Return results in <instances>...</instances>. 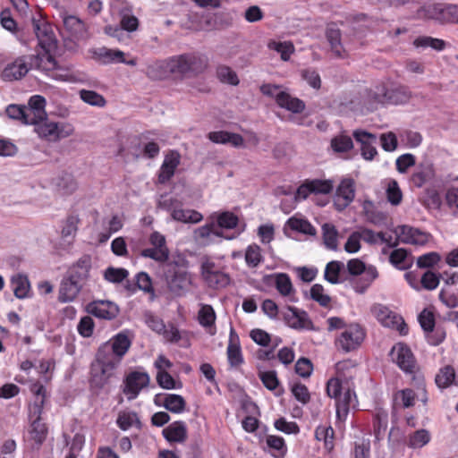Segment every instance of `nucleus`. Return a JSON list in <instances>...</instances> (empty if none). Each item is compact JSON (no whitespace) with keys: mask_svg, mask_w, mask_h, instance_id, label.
<instances>
[{"mask_svg":"<svg viewBox=\"0 0 458 458\" xmlns=\"http://www.w3.org/2000/svg\"><path fill=\"white\" fill-rule=\"evenodd\" d=\"M107 349L108 345H102L91 363L90 380L98 387H102L108 382L118 365V360L107 352Z\"/></svg>","mask_w":458,"mask_h":458,"instance_id":"f257e3e1","label":"nucleus"},{"mask_svg":"<svg viewBox=\"0 0 458 458\" xmlns=\"http://www.w3.org/2000/svg\"><path fill=\"white\" fill-rule=\"evenodd\" d=\"M30 390L36 396V400L31 411V412L36 415V419L31 422L30 426L29 435L30 438L36 444L41 445L45 441L47 435V428L40 419V414L42 412L45 401L46 389L42 385L34 384L31 386Z\"/></svg>","mask_w":458,"mask_h":458,"instance_id":"f03ea898","label":"nucleus"},{"mask_svg":"<svg viewBox=\"0 0 458 458\" xmlns=\"http://www.w3.org/2000/svg\"><path fill=\"white\" fill-rule=\"evenodd\" d=\"M33 131L41 140L55 143L72 135L74 128L69 123L54 122L47 116L34 126Z\"/></svg>","mask_w":458,"mask_h":458,"instance_id":"7ed1b4c3","label":"nucleus"},{"mask_svg":"<svg viewBox=\"0 0 458 458\" xmlns=\"http://www.w3.org/2000/svg\"><path fill=\"white\" fill-rule=\"evenodd\" d=\"M260 91L263 95L274 98L278 106L293 114L301 113L305 109V103L301 99L291 95L281 85L263 84L260 86Z\"/></svg>","mask_w":458,"mask_h":458,"instance_id":"20e7f679","label":"nucleus"},{"mask_svg":"<svg viewBox=\"0 0 458 458\" xmlns=\"http://www.w3.org/2000/svg\"><path fill=\"white\" fill-rule=\"evenodd\" d=\"M157 208L170 212L171 217L174 221L184 224H198L203 219L201 213L193 209L182 208V202L169 195H162L160 197Z\"/></svg>","mask_w":458,"mask_h":458,"instance_id":"39448f33","label":"nucleus"},{"mask_svg":"<svg viewBox=\"0 0 458 458\" xmlns=\"http://www.w3.org/2000/svg\"><path fill=\"white\" fill-rule=\"evenodd\" d=\"M327 394L335 399L336 415L339 419L345 418L351 405L354 406L355 394L345 387L339 378H331L327 385Z\"/></svg>","mask_w":458,"mask_h":458,"instance_id":"423d86ee","label":"nucleus"},{"mask_svg":"<svg viewBox=\"0 0 458 458\" xmlns=\"http://www.w3.org/2000/svg\"><path fill=\"white\" fill-rule=\"evenodd\" d=\"M370 311L382 326L396 329L402 335L408 333L407 325L403 318L390 310L386 306L376 303L371 306Z\"/></svg>","mask_w":458,"mask_h":458,"instance_id":"0eeeda50","label":"nucleus"},{"mask_svg":"<svg viewBox=\"0 0 458 458\" xmlns=\"http://www.w3.org/2000/svg\"><path fill=\"white\" fill-rule=\"evenodd\" d=\"M148 243L150 247L141 250V257L151 259L158 263H165L169 259L170 250L165 235L155 231L150 233Z\"/></svg>","mask_w":458,"mask_h":458,"instance_id":"6e6552de","label":"nucleus"},{"mask_svg":"<svg viewBox=\"0 0 458 458\" xmlns=\"http://www.w3.org/2000/svg\"><path fill=\"white\" fill-rule=\"evenodd\" d=\"M365 338L363 328L358 324L347 326L335 339V346L344 352H350L357 349Z\"/></svg>","mask_w":458,"mask_h":458,"instance_id":"1a4fd4ad","label":"nucleus"},{"mask_svg":"<svg viewBox=\"0 0 458 458\" xmlns=\"http://www.w3.org/2000/svg\"><path fill=\"white\" fill-rule=\"evenodd\" d=\"M201 277L207 285L213 289L225 288L230 284V276L214 261L207 259L201 263Z\"/></svg>","mask_w":458,"mask_h":458,"instance_id":"9d476101","label":"nucleus"},{"mask_svg":"<svg viewBox=\"0 0 458 458\" xmlns=\"http://www.w3.org/2000/svg\"><path fill=\"white\" fill-rule=\"evenodd\" d=\"M60 17L64 25V34L67 38L74 42L89 38V28L79 17L67 13H61Z\"/></svg>","mask_w":458,"mask_h":458,"instance_id":"9b49d317","label":"nucleus"},{"mask_svg":"<svg viewBox=\"0 0 458 458\" xmlns=\"http://www.w3.org/2000/svg\"><path fill=\"white\" fill-rule=\"evenodd\" d=\"M33 55H21L8 63L2 71V79L6 81L22 79L33 67Z\"/></svg>","mask_w":458,"mask_h":458,"instance_id":"f8f14e48","label":"nucleus"},{"mask_svg":"<svg viewBox=\"0 0 458 458\" xmlns=\"http://www.w3.org/2000/svg\"><path fill=\"white\" fill-rule=\"evenodd\" d=\"M391 358L405 373L413 374L416 370V361L410 348L403 344H396L391 350Z\"/></svg>","mask_w":458,"mask_h":458,"instance_id":"ddd939ff","label":"nucleus"},{"mask_svg":"<svg viewBox=\"0 0 458 458\" xmlns=\"http://www.w3.org/2000/svg\"><path fill=\"white\" fill-rule=\"evenodd\" d=\"M419 322L421 328L426 333L428 344L431 345H437L443 342L445 337V334L439 329H437L434 332L435 318L432 311L427 309L423 310L419 315Z\"/></svg>","mask_w":458,"mask_h":458,"instance_id":"4468645a","label":"nucleus"},{"mask_svg":"<svg viewBox=\"0 0 458 458\" xmlns=\"http://www.w3.org/2000/svg\"><path fill=\"white\" fill-rule=\"evenodd\" d=\"M355 198V182L351 178H344L336 188L334 205L339 211L346 208Z\"/></svg>","mask_w":458,"mask_h":458,"instance_id":"2eb2a0df","label":"nucleus"},{"mask_svg":"<svg viewBox=\"0 0 458 458\" xmlns=\"http://www.w3.org/2000/svg\"><path fill=\"white\" fill-rule=\"evenodd\" d=\"M166 282L172 293L182 295L191 285L192 278L187 270L175 268L170 276H166Z\"/></svg>","mask_w":458,"mask_h":458,"instance_id":"dca6fc26","label":"nucleus"},{"mask_svg":"<svg viewBox=\"0 0 458 458\" xmlns=\"http://www.w3.org/2000/svg\"><path fill=\"white\" fill-rule=\"evenodd\" d=\"M395 233L401 242L412 245H425L430 237L426 232L410 225L398 226Z\"/></svg>","mask_w":458,"mask_h":458,"instance_id":"f3484780","label":"nucleus"},{"mask_svg":"<svg viewBox=\"0 0 458 458\" xmlns=\"http://www.w3.org/2000/svg\"><path fill=\"white\" fill-rule=\"evenodd\" d=\"M355 140L360 144V153L365 160L371 161L377 155L376 148L377 137L363 130H356L353 131Z\"/></svg>","mask_w":458,"mask_h":458,"instance_id":"a211bd4d","label":"nucleus"},{"mask_svg":"<svg viewBox=\"0 0 458 458\" xmlns=\"http://www.w3.org/2000/svg\"><path fill=\"white\" fill-rule=\"evenodd\" d=\"M284 318L286 324L297 330H312L313 324L308 314L293 307H288L284 312Z\"/></svg>","mask_w":458,"mask_h":458,"instance_id":"6ab92c4d","label":"nucleus"},{"mask_svg":"<svg viewBox=\"0 0 458 458\" xmlns=\"http://www.w3.org/2000/svg\"><path fill=\"white\" fill-rule=\"evenodd\" d=\"M370 98L375 104H398L409 98L408 95L400 89L387 90L385 86H377Z\"/></svg>","mask_w":458,"mask_h":458,"instance_id":"aec40b11","label":"nucleus"},{"mask_svg":"<svg viewBox=\"0 0 458 458\" xmlns=\"http://www.w3.org/2000/svg\"><path fill=\"white\" fill-rule=\"evenodd\" d=\"M90 268L91 259L85 255L69 268L66 276L83 286L89 278Z\"/></svg>","mask_w":458,"mask_h":458,"instance_id":"412c9836","label":"nucleus"},{"mask_svg":"<svg viewBox=\"0 0 458 458\" xmlns=\"http://www.w3.org/2000/svg\"><path fill=\"white\" fill-rule=\"evenodd\" d=\"M149 376L146 372L134 371L128 375L124 393L130 400L137 397L140 390L149 383Z\"/></svg>","mask_w":458,"mask_h":458,"instance_id":"4be33fe9","label":"nucleus"},{"mask_svg":"<svg viewBox=\"0 0 458 458\" xmlns=\"http://www.w3.org/2000/svg\"><path fill=\"white\" fill-rule=\"evenodd\" d=\"M131 344V341L129 338L126 332H120L115 335L113 338L110 339L109 342L106 343L104 345H108L107 352L114 355V357L118 360V363L121 359L128 352L130 346Z\"/></svg>","mask_w":458,"mask_h":458,"instance_id":"5701e85b","label":"nucleus"},{"mask_svg":"<svg viewBox=\"0 0 458 458\" xmlns=\"http://www.w3.org/2000/svg\"><path fill=\"white\" fill-rule=\"evenodd\" d=\"M88 311L103 319H113L119 312L117 305L109 301H94L88 305Z\"/></svg>","mask_w":458,"mask_h":458,"instance_id":"b1692460","label":"nucleus"},{"mask_svg":"<svg viewBox=\"0 0 458 458\" xmlns=\"http://www.w3.org/2000/svg\"><path fill=\"white\" fill-rule=\"evenodd\" d=\"M172 74L184 75L196 71L197 58L193 55H182L168 58Z\"/></svg>","mask_w":458,"mask_h":458,"instance_id":"393cba45","label":"nucleus"},{"mask_svg":"<svg viewBox=\"0 0 458 458\" xmlns=\"http://www.w3.org/2000/svg\"><path fill=\"white\" fill-rule=\"evenodd\" d=\"M155 403L176 414L183 412L186 406L184 398L175 394H157L155 397Z\"/></svg>","mask_w":458,"mask_h":458,"instance_id":"a878e982","label":"nucleus"},{"mask_svg":"<svg viewBox=\"0 0 458 458\" xmlns=\"http://www.w3.org/2000/svg\"><path fill=\"white\" fill-rule=\"evenodd\" d=\"M83 288L79 283L71 279L69 276H64L60 284L58 292V301L60 302H71L74 301L81 289Z\"/></svg>","mask_w":458,"mask_h":458,"instance_id":"bb28decb","label":"nucleus"},{"mask_svg":"<svg viewBox=\"0 0 458 458\" xmlns=\"http://www.w3.org/2000/svg\"><path fill=\"white\" fill-rule=\"evenodd\" d=\"M92 58L103 64L125 63L124 53L117 49L99 47L91 51Z\"/></svg>","mask_w":458,"mask_h":458,"instance_id":"cd10ccee","label":"nucleus"},{"mask_svg":"<svg viewBox=\"0 0 458 458\" xmlns=\"http://www.w3.org/2000/svg\"><path fill=\"white\" fill-rule=\"evenodd\" d=\"M180 164V155L172 151L165 157L163 164L160 167L158 181L160 183H165L174 174L175 169Z\"/></svg>","mask_w":458,"mask_h":458,"instance_id":"c85d7f7f","label":"nucleus"},{"mask_svg":"<svg viewBox=\"0 0 458 458\" xmlns=\"http://www.w3.org/2000/svg\"><path fill=\"white\" fill-rule=\"evenodd\" d=\"M208 138L216 144H231L235 148L244 146V140L242 136L238 133L225 131H211L208 134Z\"/></svg>","mask_w":458,"mask_h":458,"instance_id":"c756f323","label":"nucleus"},{"mask_svg":"<svg viewBox=\"0 0 458 458\" xmlns=\"http://www.w3.org/2000/svg\"><path fill=\"white\" fill-rule=\"evenodd\" d=\"M163 436L168 442L182 443L187 438V426L183 421H174L163 429Z\"/></svg>","mask_w":458,"mask_h":458,"instance_id":"7c9ffc66","label":"nucleus"},{"mask_svg":"<svg viewBox=\"0 0 458 458\" xmlns=\"http://www.w3.org/2000/svg\"><path fill=\"white\" fill-rule=\"evenodd\" d=\"M49 39H51L49 38ZM43 48H46V46H42ZM55 47V43L50 40L47 43V50L43 53H40L37 55H33V66L35 65L38 69L45 71V72H52L55 70L56 62L55 58L49 54V50Z\"/></svg>","mask_w":458,"mask_h":458,"instance_id":"2f4dec72","label":"nucleus"},{"mask_svg":"<svg viewBox=\"0 0 458 458\" xmlns=\"http://www.w3.org/2000/svg\"><path fill=\"white\" fill-rule=\"evenodd\" d=\"M145 73L149 79L155 81L168 78L172 74L169 60H158L149 64L146 68Z\"/></svg>","mask_w":458,"mask_h":458,"instance_id":"473e14b6","label":"nucleus"},{"mask_svg":"<svg viewBox=\"0 0 458 458\" xmlns=\"http://www.w3.org/2000/svg\"><path fill=\"white\" fill-rule=\"evenodd\" d=\"M433 18L443 22L458 23V5L457 4H437L433 6Z\"/></svg>","mask_w":458,"mask_h":458,"instance_id":"72a5a7b5","label":"nucleus"},{"mask_svg":"<svg viewBox=\"0 0 458 458\" xmlns=\"http://www.w3.org/2000/svg\"><path fill=\"white\" fill-rule=\"evenodd\" d=\"M275 286L278 293L282 296L287 297L290 301H297L295 290L288 275L284 273L275 275Z\"/></svg>","mask_w":458,"mask_h":458,"instance_id":"f704fd0d","label":"nucleus"},{"mask_svg":"<svg viewBox=\"0 0 458 458\" xmlns=\"http://www.w3.org/2000/svg\"><path fill=\"white\" fill-rule=\"evenodd\" d=\"M10 284L13 293L18 299L29 297L30 292V284L27 276L16 274L10 279Z\"/></svg>","mask_w":458,"mask_h":458,"instance_id":"c9c22d12","label":"nucleus"},{"mask_svg":"<svg viewBox=\"0 0 458 458\" xmlns=\"http://www.w3.org/2000/svg\"><path fill=\"white\" fill-rule=\"evenodd\" d=\"M327 38L330 44L331 50L336 57L344 58L347 56V49L344 47L341 40V32L335 27H329L327 30Z\"/></svg>","mask_w":458,"mask_h":458,"instance_id":"e433bc0d","label":"nucleus"},{"mask_svg":"<svg viewBox=\"0 0 458 458\" xmlns=\"http://www.w3.org/2000/svg\"><path fill=\"white\" fill-rule=\"evenodd\" d=\"M362 277L354 283L353 288L356 293H363L378 276V272L374 266H367L362 272Z\"/></svg>","mask_w":458,"mask_h":458,"instance_id":"4c0bfd02","label":"nucleus"},{"mask_svg":"<svg viewBox=\"0 0 458 458\" xmlns=\"http://www.w3.org/2000/svg\"><path fill=\"white\" fill-rule=\"evenodd\" d=\"M79 223H80V218L78 216H75V215L69 216L64 222V226L62 228V232H61V237H62V240L68 246H70L72 243V242L75 238Z\"/></svg>","mask_w":458,"mask_h":458,"instance_id":"58836bf2","label":"nucleus"},{"mask_svg":"<svg viewBox=\"0 0 458 458\" xmlns=\"http://www.w3.org/2000/svg\"><path fill=\"white\" fill-rule=\"evenodd\" d=\"M436 384L439 388H446L451 385H454L455 381V371L452 366H445L440 369L439 372L436 376Z\"/></svg>","mask_w":458,"mask_h":458,"instance_id":"ea45409f","label":"nucleus"},{"mask_svg":"<svg viewBox=\"0 0 458 458\" xmlns=\"http://www.w3.org/2000/svg\"><path fill=\"white\" fill-rule=\"evenodd\" d=\"M323 240L327 249L336 250L338 248L337 237L338 232L335 225L331 224H324L322 226Z\"/></svg>","mask_w":458,"mask_h":458,"instance_id":"a19ab883","label":"nucleus"},{"mask_svg":"<svg viewBox=\"0 0 458 458\" xmlns=\"http://www.w3.org/2000/svg\"><path fill=\"white\" fill-rule=\"evenodd\" d=\"M430 434L426 429H419L409 436L408 446L413 449L421 448L430 441Z\"/></svg>","mask_w":458,"mask_h":458,"instance_id":"79ce46f5","label":"nucleus"},{"mask_svg":"<svg viewBox=\"0 0 458 458\" xmlns=\"http://www.w3.org/2000/svg\"><path fill=\"white\" fill-rule=\"evenodd\" d=\"M344 266L343 262L336 260L327 263L325 268V279L333 284L341 283L339 275Z\"/></svg>","mask_w":458,"mask_h":458,"instance_id":"37998d69","label":"nucleus"},{"mask_svg":"<svg viewBox=\"0 0 458 458\" xmlns=\"http://www.w3.org/2000/svg\"><path fill=\"white\" fill-rule=\"evenodd\" d=\"M413 45L415 47L418 48L431 47L434 50L441 51L445 48V42L439 38H435L428 36H421L414 39Z\"/></svg>","mask_w":458,"mask_h":458,"instance_id":"c03bdc74","label":"nucleus"},{"mask_svg":"<svg viewBox=\"0 0 458 458\" xmlns=\"http://www.w3.org/2000/svg\"><path fill=\"white\" fill-rule=\"evenodd\" d=\"M317 440L324 442V447L330 452L334 448V429L332 427L320 426L315 431Z\"/></svg>","mask_w":458,"mask_h":458,"instance_id":"a18cd8bd","label":"nucleus"},{"mask_svg":"<svg viewBox=\"0 0 458 458\" xmlns=\"http://www.w3.org/2000/svg\"><path fill=\"white\" fill-rule=\"evenodd\" d=\"M245 261L248 267H257L262 261L261 249L257 244H250L245 250Z\"/></svg>","mask_w":458,"mask_h":458,"instance_id":"49530a36","label":"nucleus"},{"mask_svg":"<svg viewBox=\"0 0 458 458\" xmlns=\"http://www.w3.org/2000/svg\"><path fill=\"white\" fill-rule=\"evenodd\" d=\"M216 77L222 83L233 86H236L240 82L236 72L226 65H220L216 68Z\"/></svg>","mask_w":458,"mask_h":458,"instance_id":"de8ad7c7","label":"nucleus"},{"mask_svg":"<svg viewBox=\"0 0 458 458\" xmlns=\"http://www.w3.org/2000/svg\"><path fill=\"white\" fill-rule=\"evenodd\" d=\"M288 226L294 231L308 234V235H315L316 234V229L314 226L311 225V224L305 220L301 218H295L291 217L287 221Z\"/></svg>","mask_w":458,"mask_h":458,"instance_id":"09e8293b","label":"nucleus"},{"mask_svg":"<svg viewBox=\"0 0 458 458\" xmlns=\"http://www.w3.org/2000/svg\"><path fill=\"white\" fill-rule=\"evenodd\" d=\"M117 425L122 430H128L133 426H139L140 420L133 411H121L117 418Z\"/></svg>","mask_w":458,"mask_h":458,"instance_id":"8fccbe9b","label":"nucleus"},{"mask_svg":"<svg viewBox=\"0 0 458 458\" xmlns=\"http://www.w3.org/2000/svg\"><path fill=\"white\" fill-rule=\"evenodd\" d=\"M267 47L271 50H275L280 54L282 60L288 61L294 52L293 45L289 41L277 42L270 41Z\"/></svg>","mask_w":458,"mask_h":458,"instance_id":"3c124183","label":"nucleus"},{"mask_svg":"<svg viewBox=\"0 0 458 458\" xmlns=\"http://www.w3.org/2000/svg\"><path fill=\"white\" fill-rule=\"evenodd\" d=\"M198 319L199 324L205 327L214 325L216 321V313L212 306L208 304H200Z\"/></svg>","mask_w":458,"mask_h":458,"instance_id":"603ef678","label":"nucleus"},{"mask_svg":"<svg viewBox=\"0 0 458 458\" xmlns=\"http://www.w3.org/2000/svg\"><path fill=\"white\" fill-rule=\"evenodd\" d=\"M331 147L335 152L345 153L353 148L352 140L346 135H338L332 139Z\"/></svg>","mask_w":458,"mask_h":458,"instance_id":"864d4df0","label":"nucleus"},{"mask_svg":"<svg viewBox=\"0 0 458 458\" xmlns=\"http://www.w3.org/2000/svg\"><path fill=\"white\" fill-rule=\"evenodd\" d=\"M386 199L393 206H398L403 199L402 191L395 180H390L386 187Z\"/></svg>","mask_w":458,"mask_h":458,"instance_id":"5fc2aeb1","label":"nucleus"},{"mask_svg":"<svg viewBox=\"0 0 458 458\" xmlns=\"http://www.w3.org/2000/svg\"><path fill=\"white\" fill-rule=\"evenodd\" d=\"M390 262L400 269L407 268L411 261L408 260V252L404 249L394 250L389 257Z\"/></svg>","mask_w":458,"mask_h":458,"instance_id":"6e6d98bb","label":"nucleus"},{"mask_svg":"<svg viewBox=\"0 0 458 458\" xmlns=\"http://www.w3.org/2000/svg\"><path fill=\"white\" fill-rule=\"evenodd\" d=\"M227 359L231 367H238L243 362L241 348L239 344L232 339L227 346Z\"/></svg>","mask_w":458,"mask_h":458,"instance_id":"4d7b16f0","label":"nucleus"},{"mask_svg":"<svg viewBox=\"0 0 458 458\" xmlns=\"http://www.w3.org/2000/svg\"><path fill=\"white\" fill-rule=\"evenodd\" d=\"M80 97L85 103L90 106L103 107L106 105L104 97L93 90L81 89Z\"/></svg>","mask_w":458,"mask_h":458,"instance_id":"13d9d810","label":"nucleus"},{"mask_svg":"<svg viewBox=\"0 0 458 458\" xmlns=\"http://www.w3.org/2000/svg\"><path fill=\"white\" fill-rule=\"evenodd\" d=\"M129 276L128 270L125 268L107 267L104 272V278L114 284L123 282Z\"/></svg>","mask_w":458,"mask_h":458,"instance_id":"bf43d9fd","label":"nucleus"},{"mask_svg":"<svg viewBox=\"0 0 458 458\" xmlns=\"http://www.w3.org/2000/svg\"><path fill=\"white\" fill-rule=\"evenodd\" d=\"M47 114H41L37 109H33L30 106H24V124L32 125L33 127L45 119Z\"/></svg>","mask_w":458,"mask_h":458,"instance_id":"052dcab7","label":"nucleus"},{"mask_svg":"<svg viewBox=\"0 0 458 458\" xmlns=\"http://www.w3.org/2000/svg\"><path fill=\"white\" fill-rule=\"evenodd\" d=\"M314 194H327L334 188V182L331 180H310L309 181Z\"/></svg>","mask_w":458,"mask_h":458,"instance_id":"680f3d73","label":"nucleus"},{"mask_svg":"<svg viewBox=\"0 0 458 458\" xmlns=\"http://www.w3.org/2000/svg\"><path fill=\"white\" fill-rule=\"evenodd\" d=\"M310 296L312 300L316 301L323 307H327L331 301L330 296L325 293L324 287L318 284H316L311 287Z\"/></svg>","mask_w":458,"mask_h":458,"instance_id":"e2e57ef3","label":"nucleus"},{"mask_svg":"<svg viewBox=\"0 0 458 458\" xmlns=\"http://www.w3.org/2000/svg\"><path fill=\"white\" fill-rule=\"evenodd\" d=\"M216 223L220 228L233 229L238 224V217L231 212H223L217 216Z\"/></svg>","mask_w":458,"mask_h":458,"instance_id":"0e129e2a","label":"nucleus"},{"mask_svg":"<svg viewBox=\"0 0 458 458\" xmlns=\"http://www.w3.org/2000/svg\"><path fill=\"white\" fill-rule=\"evenodd\" d=\"M105 33L116 38L121 43H127L130 40L129 33L118 25H108L105 27Z\"/></svg>","mask_w":458,"mask_h":458,"instance_id":"69168bd1","label":"nucleus"},{"mask_svg":"<svg viewBox=\"0 0 458 458\" xmlns=\"http://www.w3.org/2000/svg\"><path fill=\"white\" fill-rule=\"evenodd\" d=\"M194 237L196 240L200 241L203 243L212 242V221L197 228L194 231Z\"/></svg>","mask_w":458,"mask_h":458,"instance_id":"338daca9","label":"nucleus"},{"mask_svg":"<svg viewBox=\"0 0 458 458\" xmlns=\"http://www.w3.org/2000/svg\"><path fill=\"white\" fill-rule=\"evenodd\" d=\"M421 287L431 291L436 289L439 284V276L428 270L423 274L420 279Z\"/></svg>","mask_w":458,"mask_h":458,"instance_id":"774afa93","label":"nucleus"}]
</instances>
